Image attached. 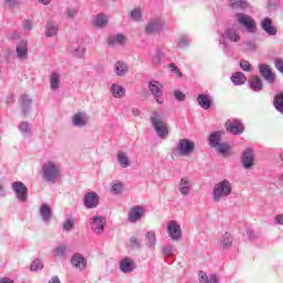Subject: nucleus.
<instances>
[{"instance_id":"obj_1","label":"nucleus","mask_w":283,"mask_h":283,"mask_svg":"<svg viewBox=\"0 0 283 283\" xmlns=\"http://www.w3.org/2000/svg\"><path fill=\"white\" fill-rule=\"evenodd\" d=\"M42 178L45 182L54 185L61 180V166L52 160H48L42 165Z\"/></svg>"},{"instance_id":"obj_2","label":"nucleus","mask_w":283,"mask_h":283,"mask_svg":"<svg viewBox=\"0 0 283 283\" xmlns=\"http://www.w3.org/2000/svg\"><path fill=\"white\" fill-rule=\"evenodd\" d=\"M233 192V186L229 179H223L217 182L212 189V199L214 202H220L224 198H229Z\"/></svg>"},{"instance_id":"obj_3","label":"nucleus","mask_w":283,"mask_h":283,"mask_svg":"<svg viewBox=\"0 0 283 283\" xmlns=\"http://www.w3.org/2000/svg\"><path fill=\"white\" fill-rule=\"evenodd\" d=\"M150 123L153 128L155 129L158 138L165 139L169 136V126L167 122L163 118L160 112H154L150 116Z\"/></svg>"},{"instance_id":"obj_4","label":"nucleus","mask_w":283,"mask_h":283,"mask_svg":"<svg viewBox=\"0 0 283 283\" xmlns=\"http://www.w3.org/2000/svg\"><path fill=\"white\" fill-rule=\"evenodd\" d=\"M242 39L240 35V31L235 27H228L224 32L220 34V45H222V50L227 51L229 48V43H238Z\"/></svg>"},{"instance_id":"obj_5","label":"nucleus","mask_w":283,"mask_h":283,"mask_svg":"<svg viewBox=\"0 0 283 283\" xmlns=\"http://www.w3.org/2000/svg\"><path fill=\"white\" fill-rule=\"evenodd\" d=\"M176 151L179 156H191L196 151V143L187 138L179 139Z\"/></svg>"},{"instance_id":"obj_6","label":"nucleus","mask_w":283,"mask_h":283,"mask_svg":"<svg viewBox=\"0 0 283 283\" xmlns=\"http://www.w3.org/2000/svg\"><path fill=\"white\" fill-rule=\"evenodd\" d=\"M235 19L240 25H244L245 30L253 34L256 30L255 20L251 19V17L247 13H237Z\"/></svg>"},{"instance_id":"obj_7","label":"nucleus","mask_w":283,"mask_h":283,"mask_svg":"<svg viewBox=\"0 0 283 283\" xmlns=\"http://www.w3.org/2000/svg\"><path fill=\"white\" fill-rule=\"evenodd\" d=\"M11 187L19 202H28V187L22 181H14Z\"/></svg>"},{"instance_id":"obj_8","label":"nucleus","mask_w":283,"mask_h":283,"mask_svg":"<svg viewBox=\"0 0 283 283\" xmlns=\"http://www.w3.org/2000/svg\"><path fill=\"white\" fill-rule=\"evenodd\" d=\"M148 90L150 91V93L155 97L156 102L159 105H163L165 99L163 98V85L160 84V82H158L156 80H150L149 83H148Z\"/></svg>"},{"instance_id":"obj_9","label":"nucleus","mask_w":283,"mask_h":283,"mask_svg":"<svg viewBox=\"0 0 283 283\" xmlns=\"http://www.w3.org/2000/svg\"><path fill=\"white\" fill-rule=\"evenodd\" d=\"M242 167L245 169H253L255 165V150L253 148H247L241 156Z\"/></svg>"},{"instance_id":"obj_10","label":"nucleus","mask_w":283,"mask_h":283,"mask_svg":"<svg viewBox=\"0 0 283 283\" xmlns=\"http://www.w3.org/2000/svg\"><path fill=\"white\" fill-rule=\"evenodd\" d=\"M107 219L105 217L96 216L91 218V229L96 235H101L105 231Z\"/></svg>"},{"instance_id":"obj_11","label":"nucleus","mask_w":283,"mask_h":283,"mask_svg":"<svg viewBox=\"0 0 283 283\" xmlns=\"http://www.w3.org/2000/svg\"><path fill=\"white\" fill-rule=\"evenodd\" d=\"M85 209H96L101 205V198L98 193L94 191L86 192L83 199Z\"/></svg>"},{"instance_id":"obj_12","label":"nucleus","mask_w":283,"mask_h":283,"mask_svg":"<svg viewBox=\"0 0 283 283\" xmlns=\"http://www.w3.org/2000/svg\"><path fill=\"white\" fill-rule=\"evenodd\" d=\"M167 231L170 235V239L174 241L180 240L182 238V228H180V223L176 220H171L167 224Z\"/></svg>"},{"instance_id":"obj_13","label":"nucleus","mask_w":283,"mask_h":283,"mask_svg":"<svg viewBox=\"0 0 283 283\" xmlns=\"http://www.w3.org/2000/svg\"><path fill=\"white\" fill-rule=\"evenodd\" d=\"M227 132L233 134V136H240L244 134V124L240 119H232L226 123Z\"/></svg>"},{"instance_id":"obj_14","label":"nucleus","mask_w":283,"mask_h":283,"mask_svg":"<svg viewBox=\"0 0 283 283\" xmlns=\"http://www.w3.org/2000/svg\"><path fill=\"white\" fill-rule=\"evenodd\" d=\"M259 73L266 83L273 85L275 83V74L269 64H259Z\"/></svg>"},{"instance_id":"obj_15","label":"nucleus","mask_w":283,"mask_h":283,"mask_svg":"<svg viewBox=\"0 0 283 283\" xmlns=\"http://www.w3.org/2000/svg\"><path fill=\"white\" fill-rule=\"evenodd\" d=\"M165 28V20L163 18H154L146 25V34H155Z\"/></svg>"},{"instance_id":"obj_16","label":"nucleus","mask_w":283,"mask_h":283,"mask_svg":"<svg viewBox=\"0 0 283 283\" xmlns=\"http://www.w3.org/2000/svg\"><path fill=\"white\" fill-rule=\"evenodd\" d=\"M217 244L222 251H227V249L233 247V237L229 232L220 233Z\"/></svg>"},{"instance_id":"obj_17","label":"nucleus","mask_w":283,"mask_h":283,"mask_svg":"<svg viewBox=\"0 0 283 283\" xmlns=\"http://www.w3.org/2000/svg\"><path fill=\"white\" fill-rule=\"evenodd\" d=\"M69 251L70 250L67 248V244H65V243H57L55 245V248L51 251V255L55 260H65V258H67Z\"/></svg>"},{"instance_id":"obj_18","label":"nucleus","mask_w":283,"mask_h":283,"mask_svg":"<svg viewBox=\"0 0 283 283\" xmlns=\"http://www.w3.org/2000/svg\"><path fill=\"white\" fill-rule=\"evenodd\" d=\"M71 264L73 269H76L77 271H85L87 266V261L85 260V256L81 253H75L71 256Z\"/></svg>"},{"instance_id":"obj_19","label":"nucleus","mask_w":283,"mask_h":283,"mask_svg":"<svg viewBox=\"0 0 283 283\" xmlns=\"http://www.w3.org/2000/svg\"><path fill=\"white\" fill-rule=\"evenodd\" d=\"M144 216H145V208H143V206H135L130 209L128 213V220L134 224L138 222V220H140V218H143Z\"/></svg>"},{"instance_id":"obj_20","label":"nucleus","mask_w":283,"mask_h":283,"mask_svg":"<svg viewBox=\"0 0 283 283\" xmlns=\"http://www.w3.org/2000/svg\"><path fill=\"white\" fill-rule=\"evenodd\" d=\"M193 187V184L191 182V179L189 177H182L179 181V192L181 196H189L191 193V189Z\"/></svg>"},{"instance_id":"obj_21","label":"nucleus","mask_w":283,"mask_h":283,"mask_svg":"<svg viewBox=\"0 0 283 283\" xmlns=\"http://www.w3.org/2000/svg\"><path fill=\"white\" fill-rule=\"evenodd\" d=\"M69 54H72V56H75V59H83V54H85V46L78 44V42H73L69 49Z\"/></svg>"},{"instance_id":"obj_22","label":"nucleus","mask_w":283,"mask_h":283,"mask_svg":"<svg viewBox=\"0 0 283 283\" xmlns=\"http://www.w3.org/2000/svg\"><path fill=\"white\" fill-rule=\"evenodd\" d=\"M261 28L269 36H275L277 34V28L273 27V20L271 18H264L261 22Z\"/></svg>"},{"instance_id":"obj_23","label":"nucleus","mask_w":283,"mask_h":283,"mask_svg":"<svg viewBox=\"0 0 283 283\" xmlns=\"http://www.w3.org/2000/svg\"><path fill=\"white\" fill-rule=\"evenodd\" d=\"M17 56L20 61L28 59V41L21 40L15 48Z\"/></svg>"},{"instance_id":"obj_24","label":"nucleus","mask_w":283,"mask_h":283,"mask_svg":"<svg viewBox=\"0 0 283 283\" xmlns=\"http://www.w3.org/2000/svg\"><path fill=\"white\" fill-rule=\"evenodd\" d=\"M40 216L45 224L50 223V220H52V208L50 207V205L42 203L40 206Z\"/></svg>"},{"instance_id":"obj_25","label":"nucleus","mask_w":283,"mask_h":283,"mask_svg":"<svg viewBox=\"0 0 283 283\" xmlns=\"http://www.w3.org/2000/svg\"><path fill=\"white\" fill-rule=\"evenodd\" d=\"M224 133L222 130H216L209 134L208 143L210 147L216 148L220 145V140H222V135Z\"/></svg>"},{"instance_id":"obj_26","label":"nucleus","mask_w":283,"mask_h":283,"mask_svg":"<svg viewBox=\"0 0 283 283\" xmlns=\"http://www.w3.org/2000/svg\"><path fill=\"white\" fill-rule=\"evenodd\" d=\"M127 72H129V65L124 61H117L114 64V73L116 76H127Z\"/></svg>"},{"instance_id":"obj_27","label":"nucleus","mask_w":283,"mask_h":283,"mask_svg":"<svg viewBox=\"0 0 283 283\" xmlns=\"http://www.w3.org/2000/svg\"><path fill=\"white\" fill-rule=\"evenodd\" d=\"M197 103L201 106L202 109H211L213 101L211 99V96L207 94H199L197 96Z\"/></svg>"},{"instance_id":"obj_28","label":"nucleus","mask_w":283,"mask_h":283,"mask_svg":"<svg viewBox=\"0 0 283 283\" xmlns=\"http://www.w3.org/2000/svg\"><path fill=\"white\" fill-rule=\"evenodd\" d=\"M119 269H120L122 273H132L135 269L134 260H132L129 258H124L119 262Z\"/></svg>"},{"instance_id":"obj_29","label":"nucleus","mask_w":283,"mask_h":283,"mask_svg":"<svg viewBox=\"0 0 283 283\" xmlns=\"http://www.w3.org/2000/svg\"><path fill=\"white\" fill-rule=\"evenodd\" d=\"M59 87H61V74L54 71L50 75V88L52 92H56Z\"/></svg>"},{"instance_id":"obj_30","label":"nucleus","mask_w":283,"mask_h":283,"mask_svg":"<svg viewBox=\"0 0 283 283\" xmlns=\"http://www.w3.org/2000/svg\"><path fill=\"white\" fill-rule=\"evenodd\" d=\"M249 87L252 92H262L264 90V84L260 77L255 76L249 81Z\"/></svg>"},{"instance_id":"obj_31","label":"nucleus","mask_w":283,"mask_h":283,"mask_svg":"<svg viewBox=\"0 0 283 283\" xmlns=\"http://www.w3.org/2000/svg\"><path fill=\"white\" fill-rule=\"evenodd\" d=\"M88 118L84 113H77L73 116V125L75 127H85L87 125Z\"/></svg>"},{"instance_id":"obj_32","label":"nucleus","mask_w":283,"mask_h":283,"mask_svg":"<svg viewBox=\"0 0 283 283\" xmlns=\"http://www.w3.org/2000/svg\"><path fill=\"white\" fill-rule=\"evenodd\" d=\"M20 101L22 113L25 115L30 112V107H32V97H30V95H22Z\"/></svg>"},{"instance_id":"obj_33","label":"nucleus","mask_w":283,"mask_h":283,"mask_svg":"<svg viewBox=\"0 0 283 283\" xmlns=\"http://www.w3.org/2000/svg\"><path fill=\"white\" fill-rule=\"evenodd\" d=\"M111 94L114 98H123L125 96V87L120 86V84H112Z\"/></svg>"},{"instance_id":"obj_34","label":"nucleus","mask_w":283,"mask_h":283,"mask_svg":"<svg viewBox=\"0 0 283 283\" xmlns=\"http://www.w3.org/2000/svg\"><path fill=\"white\" fill-rule=\"evenodd\" d=\"M117 163L123 167V169H127V167L132 165L129 161V157L125 151L117 153Z\"/></svg>"},{"instance_id":"obj_35","label":"nucleus","mask_w":283,"mask_h":283,"mask_svg":"<svg viewBox=\"0 0 283 283\" xmlns=\"http://www.w3.org/2000/svg\"><path fill=\"white\" fill-rule=\"evenodd\" d=\"M230 80L233 85H244V83H247V75L242 72H237L231 75Z\"/></svg>"},{"instance_id":"obj_36","label":"nucleus","mask_w":283,"mask_h":283,"mask_svg":"<svg viewBox=\"0 0 283 283\" xmlns=\"http://www.w3.org/2000/svg\"><path fill=\"white\" fill-rule=\"evenodd\" d=\"M59 34V25L54 24V22H48L45 29V35L48 38L56 36Z\"/></svg>"},{"instance_id":"obj_37","label":"nucleus","mask_w":283,"mask_h":283,"mask_svg":"<svg viewBox=\"0 0 283 283\" xmlns=\"http://www.w3.org/2000/svg\"><path fill=\"white\" fill-rule=\"evenodd\" d=\"M94 25L95 28H105V25H107V15H105L104 13H98L95 17Z\"/></svg>"},{"instance_id":"obj_38","label":"nucleus","mask_w":283,"mask_h":283,"mask_svg":"<svg viewBox=\"0 0 283 283\" xmlns=\"http://www.w3.org/2000/svg\"><path fill=\"white\" fill-rule=\"evenodd\" d=\"M129 19L135 23H140V21H143V11L140 8H135L133 11H130Z\"/></svg>"},{"instance_id":"obj_39","label":"nucleus","mask_w":283,"mask_h":283,"mask_svg":"<svg viewBox=\"0 0 283 283\" xmlns=\"http://www.w3.org/2000/svg\"><path fill=\"white\" fill-rule=\"evenodd\" d=\"M125 43V35L117 34L108 38V45H123Z\"/></svg>"},{"instance_id":"obj_40","label":"nucleus","mask_w":283,"mask_h":283,"mask_svg":"<svg viewBox=\"0 0 283 283\" xmlns=\"http://www.w3.org/2000/svg\"><path fill=\"white\" fill-rule=\"evenodd\" d=\"M273 105L277 112L283 114V93L275 95Z\"/></svg>"},{"instance_id":"obj_41","label":"nucleus","mask_w":283,"mask_h":283,"mask_svg":"<svg viewBox=\"0 0 283 283\" xmlns=\"http://www.w3.org/2000/svg\"><path fill=\"white\" fill-rule=\"evenodd\" d=\"M232 10H247L249 8V2L244 0H235L230 4Z\"/></svg>"},{"instance_id":"obj_42","label":"nucleus","mask_w":283,"mask_h":283,"mask_svg":"<svg viewBox=\"0 0 283 283\" xmlns=\"http://www.w3.org/2000/svg\"><path fill=\"white\" fill-rule=\"evenodd\" d=\"M124 185L122 181H116L112 184L111 187V193H114V196H120L123 193Z\"/></svg>"},{"instance_id":"obj_43","label":"nucleus","mask_w":283,"mask_h":283,"mask_svg":"<svg viewBox=\"0 0 283 283\" xmlns=\"http://www.w3.org/2000/svg\"><path fill=\"white\" fill-rule=\"evenodd\" d=\"M163 59H165V51L163 49H157L155 55L153 56L154 65H160Z\"/></svg>"},{"instance_id":"obj_44","label":"nucleus","mask_w":283,"mask_h":283,"mask_svg":"<svg viewBox=\"0 0 283 283\" xmlns=\"http://www.w3.org/2000/svg\"><path fill=\"white\" fill-rule=\"evenodd\" d=\"M191 43V38L189 35H181L178 40L179 48H189Z\"/></svg>"},{"instance_id":"obj_45","label":"nucleus","mask_w":283,"mask_h":283,"mask_svg":"<svg viewBox=\"0 0 283 283\" xmlns=\"http://www.w3.org/2000/svg\"><path fill=\"white\" fill-rule=\"evenodd\" d=\"M148 247H156V232L148 231L146 234Z\"/></svg>"},{"instance_id":"obj_46","label":"nucleus","mask_w":283,"mask_h":283,"mask_svg":"<svg viewBox=\"0 0 283 283\" xmlns=\"http://www.w3.org/2000/svg\"><path fill=\"white\" fill-rule=\"evenodd\" d=\"M219 151V154H227L231 149V146L227 143H219L218 146L214 147Z\"/></svg>"},{"instance_id":"obj_47","label":"nucleus","mask_w":283,"mask_h":283,"mask_svg":"<svg viewBox=\"0 0 283 283\" xmlns=\"http://www.w3.org/2000/svg\"><path fill=\"white\" fill-rule=\"evenodd\" d=\"M31 271H41L43 269V261L36 259L31 263Z\"/></svg>"},{"instance_id":"obj_48","label":"nucleus","mask_w":283,"mask_h":283,"mask_svg":"<svg viewBox=\"0 0 283 283\" xmlns=\"http://www.w3.org/2000/svg\"><path fill=\"white\" fill-rule=\"evenodd\" d=\"M168 70H170V72H172V74H176V76H178V78H182V72H180V69H178V66L175 63H170L168 65Z\"/></svg>"},{"instance_id":"obj_49","label":"nucleus","mask_w":283,"mask_h":283,"mask_svg":"<svg viewBox=\"0 0 283 283\" xmlns=\"http://www.w3.org/2000/svg\"><path fill=\"white\" fill-rule=\"evenodd\" d=\"M19 129L23 136L30 135V124H28V122H22Z\"/></svg>"},{"instance_id":"obj_50","label":"nucleus","mask_w":283,"mask_h":283,"mask_svg":"<svg viewBox=\"0 0 283 283\" xmlns=\"http://www.w3.org/2000/svg\"><path fill=\"white\" fill-rule=\"evenodd\" d=\"M175 99L178 101L179 103H185V99L187 98V95L182 93L181 91H175L174 92Z\"/></svg>"},{"instance_id":"obj_51","label":"nucleus","mask_w":283,"mask_h":283,"mask_svg":"<svg viewBox=\"0 0 283 283\" xmlns=\"http://www.w3.org/2000/svg\"><path fill=\"white\" fill-rule=\"evenodd\" d=\"M72 229H74V219H67L63 223V231L70 232Z\"/></svg>"},{"instance_id":"obj_52","label":"nucleus","mask_w":283,"mask_h":283,"mask_svg":"<svg viewBox=\"0 0 283 283\" xmlns=\"http://www.w3.org/2000/svg\"><path fill=\"white\" fill-rule=\"evenodd\" d=\"M240 67H241V70H243V72H251V70H252L251 63H249V61H247V60L240 61Z\"/></svg>"},{"instance_id":"obj_53","label":"nucleus","mask_w":283,"mask_h":283,"mask_svg":"<svg viewBox=\"0 0 283 283\" xmlns=\"http://www.w3.org/2000/svg\"><path fill=\"white\" fill-rule=\"evenodd\" d=\"M163 253H164L165 258H171V255H174V245L164 247Z\"/></svg>"},{"instance_id":"obj_54","label":"nucleus","mask_w":283,"mask_h":283,"mask_svg":"<svg viewBox=\"0 0 283 283\" xmlns=\"http://www.w3.org/2000/svg\"><path fill=\"white\" fill-rule=\"evenodd\" d=\"M130 249H140V243L138 242V238L132 237L129 240Z\"/></svg>"},{"instance_id":"obj_55","label":"nucleus","mask_w":283,"mask_h":283,"mask_svg":"<svg viewBox=\"0 0 283 283\" xmlns=\"http://www.w3.org/2000/svg\"><path fill=\"white\" fill-rule=\"evenodd\" d=\"M77 13H78V11H76V9L70 8L66 10V18L75 19Z\"/></svg>"},{"instance_id":"obj_56","label":"nucleus","mask_w":283,"mask_h":283,"mask_svg":"<svg viewBox=\"0 0 283 283\" xmlns=\"http://www.w3.org/2000/svg\"><path fill=\"white\" fill-rule=\"evenodd\" d=\"M275 67H276V70H279V72H281V74H283V59L282 57H277L275 60Z\"/></svg>"},{"instance_id":"obj_57","label":"nucleus","mask_w":283,"mask_h":283,"mask_svg":"<svg viewBox=\"0 0 283 283\" xmlns=\"http://www.w3.org/2000/svg\"><path fill=\"white\" fill-rule=\"evenodd\" d=\"M10 8H17L21 6V0H4Z\"/></svg>"},{"instance_id":"obj_58","label":"nucleus","mask_w":283,"mask_h":283,"mask_svg":"<svg viewBox=\"0 0 283 283\" xmlns=\"http://www.w3.org/2000/svg\"><path fill=\"white\" fill-rule=\"evenodd\" d=\"M199 282L200 283H209V276H207V273H205V272L199 273Z\"/></svg>"},{"instance_id":"obj_59","label":"nucleus","mask_w":283,"mask_h":283,"mask_svg":"<svg viewBox=\"0 0 283 283\" xmlns=\"http://www.w3.org/2000/svg\"><path fill=\"white\" fill-rule=\"evenodd\" d=\"M274 222H275V224H281V226H283V214H277V216L274 218Z\"/></svg>"},{"instance_id":"obj_60","label":"nucleus","mask_w":283,"mask_h":283,"mask_svg":"<svg viewBox=\"0 0 283 283\" xmlns=\"http://www.w3.org/2000/svg\"><path fill=\"white\" fill-rule=\"evenodd\" d=\"M23 29L28 31L32 30V22L30 20L24 21Z\"/></svg>"},{"instance_id":"obj_61","label":"nucleus","mask_w":283,"mask_h":283,"mask_svg":"<svg viewBox=\"0 0 283 283\" xmlns=\"http://www.w3.org/2000/svg\"><path fill=\"white\" fill-rule=\"evenodd\" d=\"M209 283H218V276L216 274H211L209 277Z\"/></svg>"},{"instance_id":"obj_62","label":"nucleus","mask_w":283,"mask_h":283,"mask_svg":"<svg viewBox=\"0 0 283 283\" xmlns=\"http://www.w3.org/2000/svg\"><path fill=\"white\" fill-rule=\"evenodd\" d=\"M6 196H7L6 188H3V185L0 184V197L6 198Z\"/></svg>"},{"instance_id":"obj_63","label":"nucleus","mask_w":283,"mask_h":283,"mask_svg":"<svg viewBox=\"0 0 283 283\" xmlns=\"http://www.w3.org/2000/svg\"><path fill=\"white\" fill-rule=\"evenodd\" d=\"M39 3H42V6H50L52 3V0H38Z\"/></svg>"},{"instance_id":"obj_64","label":"nucleus","mask_w":283,"mask_h":283,"mask_svg":"<svg viewBox=\"0 0 283 283\" xmlns=\"http://www.w3.org/2000/svg\"><path fill=\"white\" fill-rule=\"evenodd\" d=\"M0 283H14V281L10 280L9 277H4L0 280Z\"/></svg>"}]
</instances>
